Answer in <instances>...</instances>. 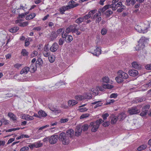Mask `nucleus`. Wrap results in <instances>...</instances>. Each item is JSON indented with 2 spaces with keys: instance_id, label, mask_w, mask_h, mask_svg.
<instances>
[{
  "instance_id": "1",
  "label": "nucleus",
  "mask_w": 151,
  "mask_h": 151,
  "mask_svg": "<svg viewBox=\"0 0 151 151\" xmlns=\"http://www.w3.org/2000/svg\"><path fill=\"white\" fill-rule=\"evenodd\" d=\"M149 27V23L148 22H146V23H141L136 25L135 27V29L139 33H145L147 32Z\"/></svg>"
},
{
  "instance_id": "2",
  "label": "nucleus",
  "mask_w": 151,
  "mask_h": 151,
  "mask_svg": "<svg viewBox=\"0 0 151 151\" xmlns=\"http://www.w3.org/2000/svg\"><path fill=\"white\" fill-rule=\"evenodd\" d=\"M103 122L101 119H100L96 120L95 122H91L89 126L91 127L92 132H96L99 128L100 124Z\"/></svg>"
},
{
  "instance_id": "3",
  "label": "nucleus",
  "mask_w": 151,
  "mask_h": 151,
  "mask_svg": "<svg viewBox=\"0 0 151 151\" xmlns=\"http://www.w3.org/2000/svg\"><path fill=\"white\" fill-rule=\"evenodd\" d=\"M59 139L63 145H67L69 143V138L65 133L62 132L59 135Z\"/></svg>"
},
{
  "instance_id": "4",
  "label": "nucleus",
  "mask_w": 151,
  "mask_h": 151,
  "mask_svg": "<svg viewBox=\"0 0 151 151\" xmlns=\"http://www.w3.org/2000/svg\"><path fill=\"white\" fill-rule=\"evenodd\" d=\"M146 38L145 37H142L139 41L138 45L136 46L135 49L136 50H139L143 49L145 47L144 44L146 42Z\"/></svg>"
},
{
  "instance_id": "5",
  "label": "nucleus",
  "mask_w": 151,
  "mask_h": 151,
  "mask_svg": "<svg viewBox=\"0 0 151 151\" xmlns=\"http://www.w3.org/2000/svg\"><path fill=\"white\" fill-rule=\"evenodd\" d=\"M43 145V143H41L40 141H38L32 144H30L29 145V147L31 149H32L34 147L37 148L40 147L42 146Z\"/></svg>"
},
{
  "instance_id": "6",
  "label": "nucleus",
  "mask_w": 151,
  "mask_h": 151,
  "mask_svg": "<svg viewBox=\"0 0 151 151\" xmlns=\"http://www.w3.org/2000/svg\"><path fill=\"white\" fill-rule=\"evenodd\" d=\"M58 135H52L49 136V143L51 144H55L58 140Z\"/></svg>"
},
{
  "instance_id": "7",
  "label": "nucleus",
  "mask_w": 151,
  "mask_h": 151,
  "mask_svg": "<svg viewBox=\"0 0 151 151\" xmlns=\"http://www.w3.org/2000/svg\"><path fill=\"white\" fill-rule=\"evenodd\" d=\"M95 14L93 16H91V19H96L95 21L96 23H99L100 21L101 20V14L99 12L95 13Z\"/></svg>"
},
{
  "instance_id": "8",
  "label": "nucleus",
  "mask_w": 151,
  "mask_h": 151,
  "mask_svg": "<svg viewBox=\"0 0 151 151\" xmlns=\"http://www.w3.org/2000/svg\"><path fill=\"white\" fill-rule=\"evenodd\" d=\"M48 107L51 110L56 114L61 112V110L59 109L58 107L56 106L55 107L54 106H52L49 105Z\"/></svg>"
},
{
  "instance_id": "9",
  "label": "nucleus",
  "mask_w": 151,
  "mask_h": 151,
  "mask_svg": "<svg viewBox=\"0 0 151 151\" xmlns=\"http://www.w3.org/2000/svg\"><path fill=\"white\" fill-rule=\"evenodd\" d=\"M97 12V10L96 9L92 10L90 11L87 14L83 17L84 20L88 19L90 17L91 18V16Z\"/></svg>"
},
{
  "instance_id": "10",
  "label": "nucleus",
  "mask_w": 151,
  "mask_h": 151,
  "mask_svg": "<svg viewBox=\"0 0 151 151\" xmlns=\"http://www.w3.org/2000/svg\"><path fill=\"white\" fill-rule=\"evenodd\" d=\"M139 112L140 110L136 107H133L128 111V112L130 115L136 114Z\"/></svg>"
},
{
  "instance_id": "11",
  "label": "nucleus",
  "mask_w": 151,
  "mask_h": 151,
  "mask_svg": "<svg viewBox=\"0 0 151 151\" xmlns=\"http://www.w3.org/2000/svg\"><path fill=\"white\" fill-rule=\"evenodd\" d=\"M117 74L122 77L123 79H126L129 77L127 73L121 70L119 71L117 73Z\"/></svg>"
},
{
  "instance_id": "12",
  "label": "nucleus",
  "mask_w": 151,
  "mask_h": 151,
  "mask_svg": "<svg viewBox=\"0 0 151 151\" xmlns=\"http://www.w3.org/2000/svg\"><path fill=\"white\" fill-rule=\"evenodd\" d=\"M42 52L43 55L45 57H48L50 55V53L47 45H45Z\"/></svg>"
},
{
  "instance_id": "13",
  "label": "nucleus",
  "mask_w": 151,
  "mask_h": 151,
  "mask_svg": "<svg viewBox=\"0 0 151 151\" xmlns=\"http://www.w3.org/2000/svg\"><path fill=\"white\" fill-rule=\"evenodd\" d=\"M73 8V6H64L60 8L59 10L60 13L63 14H64L65 12L67 10L72 8Z\"/></svg>"
},
{
  "instance_id": "14",
  "label": "nucleus",
  "mask_w": 151,
  "mask_h": 151,
  "mask_svg": "<svg viewBox=\"0 0 151 151\" xmlns=\"http://www.w3.org/2000/svg\"><path fill=\"white\" fill-rule=\"evenodd\" d=\"M59 48V46L56 43L53 44L50 48V51L53 52H56Z\"/></svg>"
},
{
  "instance_id": "15",
  "label": "nucleus",
  "mask_w": 151,
  "mask_h": 151,
  "mask_svg": "<svg viewBox=\"0 0 151 151\" xmlns=\"http://www.w3.org/2000/svg\"><path fill=\"white\" fill-rule=\"evenodd\" d=\"M66 134L70 138H73L74 136V131L72 129H68L66 131Z\"/></svg>"
},
{
  "instance_id": "16",
  "label": "nucleus",
  "mask_w": 151,
  "mask_h": 151,
  "mask_svg": "<svg viewBox=\"0 0 151 151\" xmlns=\"http://www.w3.org/2000/svg\"><path fill=\"white\" fill-rule=\"evenodd\" d=\"M82 132V129H81L79 126H77L76 127L75 130V136L78 137L81 134Z\"/></svg>"
},
{
  "instance_id": "17",
  "label": "nucleus",
  "mask_w": 151,
  "mask_h": 151,
  "mask_svg": "<svg viewBox=\"0 0 151 151\" xmlns=\"http://www.w3.org/2000/svg\"><path fill=\"white\" fill-rule=\"evenodd\" d=\"M92 105H95L94 106V108L96 109L99 107L101 106L103 104V103H101V101H96L93 102L91 103Z\"/></svg>"
},
{
  "instance_id": "18",
  "label": "nucleus",
  "mask_w": 151,
  "mask_h": 151,
  "mask_svg": "<svg viewBox=\"0 0 151 151\" xmlns=\"http://www.w3.org/2000/svg\"><path fill=\"white\" fill-rule=\"evenodd\" d=\"M128 73L130 76H136L138 74V71L134 70H130L129 71Z\"/></svg>"
},
{
  "instance_id": "19",
  "label": "nucleus",
  "mask_w": 151,
  "mask_h": 151,
  "mask_svg": "<svg viewBox=\"0 0 151 151\" xmlns=\"http://www.w3.org/2000/svg\"><path fill=\"white\" fill-rule=\"evenodd\" d=\"M101 49L99 47H96L94 50V52L93 53V55L96 56H98L101 54Z\"/></svg>"
},
{
  "instance_id": "20",
  "label": "nucleus",
  "mask_w": 151,
  "mask_h": 151,
  "mask_svg": "<svg viewBox=\"0 0 151 151\" xmlns=\"http://www.w3.org/2000/svg\"><path fill=\"white\" fill-rule=\"evenodd\" d=\"M78 103V102L74 100H69L68 102V105L70 107L73 106L77 104Z\"/></svg>"
},
{
  "instance_id": "21",
  "label": "nucleus",
  "mask_w": 151,
  "mask_h": 151,
  "mask_svg": "<svg viewBox=\"0 0 151 151\" xmlns=\"http://www.w3.org/2000/svg\"><path fill=\"white\" fill-rule=\"evenodd\" d=\"M15 9H22L24 11H26L28 9V7L26 4H21L19 7H16Z\"/></svg>"
},
{
  "instance_id": "22",
  "label": "nucleus",
  "mask_w": 151,
  "mask_h": 151,
  "mask_svg": "<svg viewBox=\"0 0 151 151\" xmlns=\"http://www.w3.org/2000/svg\"><path fill=\"white\" fill-rule=\"evenodd\" d=\"M29 70V67H26L23 68L21 71L20 73L22 74H27Z\"/></svg>"
},
{
  "instance_id": "23",
  "label": "nucleus",
  "mask_w": 151,
  "mask_h": 151,
  "mask_svg": "<svg viewBox=\"0 0 151 151\" xmlns=\"http://www.w3.org/2000/svg\"><path fill=\"white\" fill-rule=\"evenodd\" d=\"M132 65L133 67L134 68L139 69L141 68L140 65L137 62H134L132 63Z\"/></svg>"
},
{
  "instance_id": "24",
  "label": "nucleus",
  "mask_w": 151,
  "mask_h": 151,
  "mask_svg": "<svg viewBox=\"0 0 151 151\" xmlns=\"http://www.w3.org/2000/svg\"><path fill=\"white\" fill-rule=\"evenodd\" d=\"M91 91L92 92V93L93 95H97L99 93V91L97 86L91 88Z\"/></svg>"
},
{
  "instance_id": "25",
  "label": "nucleus",
  "mask_w": 151,
  "mask_h": 151,
  "mask_svg": "<svg viewBox=\"0 0 151 151\" xmlns=\"http://www.w3.org/2000/svg\"><path fill=\"white\" fill-rule=\"evenodd\" d=\"M110 80L107 76H105L102 78L101 82L103 83H108L109 82Z\"/></svg>"
},
{
  "instance_id": "26",
  "label": "nucleus",
  "mask_w": 151,
  "mask_h": 151,
  "mask_svg": "<svg viewBox=\"0 0 151 151\" xmlns=\"http://www.w3.org/2000/svg\"><path fill=\"white\" fill-rule=\"evenodd\" d=\"M115 79L116 81L118 83H121L124 81V79L123 78L119 76V75H117V76L115 78Z\"/></svg>"
},
{
  "instance_id": "27",
  "label": "nucleus",
  "mask_w": 151,
  "mask_h": 151,
  "mask_svg": "<svg viewBox=\"0 0 151 151\" xmlns=\"http://www.w3.org/2000/svg\"><path fill=\"white\" fill-rule=\"evenodd\" d=\"M103 87L105 89H111L114 87L113 85L109 84H102Z\"/></svg>"
},
{
  "instance_id": "28",
  "label": "nucleus",
  "mask_w": 151,
  "mask_h": 151,
  "mask_svg": "<svg viewBox=\"0 0 151 151\" xmlns=\"http://www.w3.org/2000/svg\"><path fill=\"white\" fill-rule=\"evenodd\" d=\"M38 114L40 117H45L47 116V114L44 111L42 110L39 111Z\"/></svg>"
},
{
  "instance_id": "29",
  "label": "nucleus",
  "mask_w": 151,
  "mask_h": 151,
  "mask_svg": "<svg viewBox=\"0 0 151 151\" xmlns=\"http://www.w3.org/2000/svg\"><path fill=\"white\" fill-rule=\"evenodd\" d=\"M8 116L13 121H15L17 119V118L16 116L11 113H9Z\"/></svg>"
},
{
  "instance_id": "30",
  "label": "nucleus",
  "mask_w": 151,
  "mask_h": 151,
  "mask_svg": "<svg viewBox=\"0 0 151 151\" xmlns=\"http://www.w3.org/2000/svg\"><path fill=\"white\" fill-rule=\"evenodd\" d=\"M84 100L86 99H90L92 97V95L91 93H86L85 94H84Z\"/></svg>"
},
{
  "instance_id": "31",
  "label": "nucleus",
  "mask_w": 151,
  "mask_h": 151,
  "mask_svg": "<svg viewBox=\"0 0 151 151\" xmlns=\"http://www.w3.org/2000/svg\"><path fill=\"white\" fill-rule=\"evenodd\" d=\"M36 16V14L35 13H32L30 15L26 16V19L27 20H29L33 19Z\"/></svg>"
},
{
  "instance_id": "32",
  "label": "nucleus",
  "mask_w": 151,
  "mask_h": 151,
  "mask_svg": "<svg viewBox=\"0 0 151 151\" xmlns=\"http://www.w3.org/2000/svg\"><path fill=\"white\" fill-rule=\"evenodd\" d=\"M126 116L125 114L124 113H122L119 115L118 117V119L120 120L124 119L126 117Z\"/></svg>"
},
{
  "instance_id": "33",
  "label": "nucleus",
  "mask_w": 151,
  "mask_h": 151,
  "mask_svg": "<svg viewBox=\"0 0 151 151\" xmlns=\"http://www.w3.org/2000/svg\"><path fill=\"white\" fill-rule=\"evenodd\" d=\"M31 71L34 72L37 69V67L35 63H32L30 66Z\"/></svg>"
},
{
  "instance_id": "34",
  "label": "nucleus",
  "mask_w": 151,
  "mask_h": 151,
  "mask_svg": "<svg viewBox=\"0 0 151 151\" xmlns=\"http://www.w3.org/2000/svg\"><path fill=\"white\" fill-rule=\"evenodd\" d=\"M75 98L77 100L81 101L84 100V96L83 95H79L75 96Z\"/></svg>"
},
{
  "instance_id": "35",
  "label": "nucleus",
  "mask_w": 151,
  "mask_h": 151,
  "mask_svg": "<svg viewBox=\"0 0 151 151\" xmlns=\"http://www.w3.org/2000/svg\"><path fill=\"white\" fill-rule=\"evenodd\" d=\"M118 117L117 116H115L113 117L111 120V123L112 124H115L117 121Z\"/></svg>"
},
{
  "instance_id": "36",
  "label": "nucleus",
  "mask_w": 151,
  "mask_h": 151,
  "mask_svg": "<svg viewBox=\"0 0 151 151\" xmlns=\"http://www.w3.org/2000/svg\"><path fill=\"white\" fill-rule=\"evenodd\" d=\"M71 27V32H75L77 30V26L75 25L70 26Z\"/></svg>"
},
{
  "instance_id": "37",
  "label": "nucleus",
  "mask_w": 151,
  "mask_h": 151,
  "mask_svg": "<svg viewBox=\"0 0 151 151\" xmlns=\"http://www.w3.org/2000/svg\"><path fill=\"white\" fill-rule=\"evenodd\" d=\"M19 29L18 27H15L9 29L10 32L12 33H15Z\"/></svg>"
},
{
  "instance_id": "38",
  "label": "nucleus",
  "mask_w": 151,
  "mask_h": 151,
  "mask_svg": "<svg viewBox=\"0 0 151 151\" xmlns=\"http://www.w3.org/2000/svg\"><path fill=\"white\" fill-rule=\"evenodd\" d=\"M90 115L88 113H85L82 114L80 116V119H82L88 117Z\"/></svg>"
},
{
  "instance_id": "39",
  "label": "nucleus",
  "mask_w": 151,
  "mask_h": 151,
  "mask_svg": "<svg viewBox=\"0 0 151 151\" xmlns=\"http://www.w3.org/2000/svg\"><path fill=\"white\" fill-rule=\"evenodd\" d=\"M75 2L73 1H71L69 2L68 6H73V8L76 7L78 6V4H74Z\"/></svg>"
},
{
  "instance_id": "40",
  "label": "nucleus",
  "mask_w": 151,
  "mask_h": 151,
  "mask_svg": "<svg viewBox=\"0 0 151 151\" xmlns=\"http://www.w3.org/2000/svg\"><path fill=\"white\" fill-rule=\"evenodd\" d=\"M55 59V58L54 55H51L48 56V60L49 62L51 63L53 62Z\"/></svg>"
},
{
  "instance_id": "41",
  "label": "nucleus",
  "mask_w": 151,
  "mask_h": 151,
  "mask_svg": "<svg viewBox=\"0 0 151 151\" xmlns=\"http://www.w3.org/2000/svg\"><path fill=\"white\" fill-rule=\"evenodd\" d=\"M58 36V35L56 32H52V34L51 36L50 37L51 40H53Z\"/></svg>"
},
{
  "instance_id": "42",
  "label": "nucleus",
  "mask_w": 151,
  "mask_h": 151,
  "mask_svg": "<svg viewBox=\"0 0 151 151\" xmlns=\"http://www.w3.org/2000/svg\"><path fill=\"white\" fill-rule=\"evenodd\" d=\"M147 146L146 145H144L140 146L138 148V150L141 151L143 150L146 148Z\"/></svg>"
},
{
  "instance_id": "43",
  "label": "nucleus",
  "mask_w": 151,
  "mask_h": 151,
  "mask_svg": "<svg viewBox=\"0 0 151 151\" xmlns=\"http://www.w3.org/2000/svg\"><path fill=\"white\" fill-rule=\"evenodd\" d=\"M88 109H87L86 107H83L82 108H80L78 109V111L81 112H84L86 111Z\"/></svg>"
},
{
  "instance_id": "44",
  "label": "nucleus",
  "mask_w": 151,
  "mask_h": 151,
  "mask_svg": "<svg viewBox=\"0 0 151 151\" xmlns=\"http://www.w3.org/2000/svg\"><path fill=\"white\" fill-rule=\"evenodd\" d=\"M66 39V42H70L73 40V37L72 36L68 35V36H67Z\"/></svg>"
},
{
  "instance_id": "45",
  "label": "nucleus",
  "mask_w": 151,
  "mask_h": 151,
  "mask_svg": "<svg viewBox=\"0 0 151 151\" xmlns=\"http://www.w3.org/2000/svg\"><path fill=\"white\" fill-rule=\"evenodd\" d=\"M29 13V12H27L24 13H22L21 14L19 15V16L17 17V19H19V18H22L23 17H24L27 14H28Z\"/></svg>"
},
{
  "instance_id": "46",
  "label": "nucleus",
  "mask_w": 151,
  "mask_h": 151,
  "mask_svg": "<svg viewBox=\"0 0 151 151\" xmlns=\"http://www.w3.org/2000/svg\"><path fill=\"white\" fill-rule=\"evenodd\" d=\"M28 24V22H25L23 23H20L19 25L20 27H24L27 26Z\"/></svg>"
},
{
  "instance_id": "47",
  "label": "nucleus",
  "mask_w": 151,
  "mask_h": 151,
  "mask_svg": "<svg viewBox=\"0 0 151 151\" xmlns=\"http://www.w3.org/2000/svg\"><path fill=\"white\" fill-rule=\"evenodd\" d=\"M88 127L89 126L88 125L86 124H84L82 126V129H82V130L83 131H86L88 129Z\"/></svg>"
},
{
  "instance_id": "48",
  "label": "nucleus",
  "mask_w": 151,
  "mask_h": 151,
  "mask_svg": "<svg viewBox=\"0 0 151 151\" xmlns=\"http://www.w3.org/2000/svg\"><path fill=\"white\" fill-rule=\"evenodd\" d=\"M125 6L124 5L122 6L119 9H117V11L118 12H121L125 8Z\"/></svg>"
},
{
  "instance_id": "49",
  "label": "nucleus",
  "mask_w": 151,
  "mask_h": 151,
  "mask_svg": "<svg viewBox=\"0 0 151 151\" xmlns=\"http://www.w3.org/2000/svg\"><path fill=\"white\" fill-rule=\"evenodd\" d=\"M36 63L39 65H41L43 63V61L42 59L40 58H39L37 60Z\"/></svg>"
},
{
  "instance_id": "50",
  "label": "nucleus",
  "mask_w": 151,
  "mask_h": 151,
  "mask_svg": "<svg viewBox=\"0 0 151 151\" xmlns=\"http://www.w3.org/2000/svg\"><path fill=\"white\" fill-rule=\"evenodd\" d=\"M83 21V17L79 18L76 20V22L78 24H80Z\"/></svg>"
},
{
  "instance_id": "51",
  "label": "nucleus",
  "mask_w": 151,
  "mask_h": 151,
  "mask_svg": "<svg viewBox=\"0 0 151 151\" xmlns=\"http://www.w3.org/2000/svg\"><path fill=\"white\" fill-rule=\"evenodd\" d=\"M147 112V109L146 110H143V111L140 113V115L143 116H145Z\"/></svg>"
},
{
  "instance_id": "52",
  "label": "nucleus",
  "mask_w": 151,
  "mask_h": 151,
  "mask_svg": "<svg viewBox=\"0 0 151 151\" xmlns=\"http://www.w3.org/2000/svg\"><path fill=\"white\" fill-rule=\"evenodd\" d=\"M20 129V128L19 127H17L16 128H12L6 130V132H11L13 131H15L17 130H19Z\"/></svg>"
},
{
  "instance_id": "53",
  "label": "nucleus",
  "mask_w": 151,
  "mask_h": 151,
  "mask_svg": "<svg viewBox=\"0 0 151 151\" xmlns=\"http://www.w3.org/2000/svg\"><path fill=\"white\" fill-rule=\"evenodd\" d=\"M64 29L63 28H60L58 30L56 33L58 35L60 34H61L62 32H64Z\"/></svg>"
},
{
  "instance_id": "54",
  "label": "nucleus",
  "mask_w": 151,
  "mask_h": 151,
  "mask_svg": "<svg viewBox=\"0 0 151 151\" xmlns=\"http://www.w3.org/2000/svg\"><path fill=\"white\" fill-rule=\"evenodd\" d=\"M107 30L105 28L102 29L101 31V33L103 35H105L107 32Z\"/></svg>"
},
{
  "instance_id": "55",
  "label": "nucleus",
  "mask_w": 151,
  "mask_h": 151,
  "mask_svg": "<svg viewBox=\"0 0 151 151\" xmlns=\"http://www.w3.org/2000/svg\"><path fill=\"white\" fill-rule=\"evenodd\" d=\"M21 54L23 56L28 55V53L25 49H23L21 52Z\"/></svg>"
},
{
  "instance_id": "56",
  "label": "nucleus",
  "mask_w": 151,
  "mask_h": 151,
  "mask_svg": "<svg viewBox=\"0 0 151 151\" xmlns=\"http://www.w3.org/2000/svg\"><path fill=\"white\" fill-rule=\"evenodd\" d=\"M68 120L69 119L68 118H62L60 119V122L61 123H62L67 122L68 121Z\"/></svg>"
},
{
  "instance_id": "57",
  "label": "nucleus",
  "mask_w": 151,
  "mask_h": 151,
  "mask_svg": "<svg viewBox=\"0 0 151 151\" xmlns=\"http://www.w3.org/2000/svg\"><path fill=\"white\" fill-rule=\"evenodd\" d=\"M2 124L4 125H7L9 124V121L5 119H3L1 120Z\"/></svg>"
},
{
  "instance_id": "58",
  "label": "nucleus",
  "mask_w": 151,
  "mask_h": 151,
  "mask_svg": "<svg viewBox=\"0 0 151 151\" xmlns=\"http://www.w3.org/2000/svg\"><path fill=\"white\" fill-rule=\"evenodd\" d=\"M28 115L23 114L21 116V118L23 119L28 120Z\"/></svg>"
},
{
  "instance_id": "59",
  "label": "nucleus",
  "mask_w": 151,
  "mask_h": 151,
  "mask_svg": "<svg viewBox=\"0 0 151 151\" xmlns=\"http://www.w3.org/2000/svg\"><path fill=\"white\" fill-rule=\"evenodd\" d=\"M110 8H111L113 10L115 11L116 9V4H111L110 5Z\"/></svg>"
},
{
  "instance_id": "60",
  "label": "nucleus",
  "mask_w": 151,
  "mask_h": 151,
  "mask_svg": "<svg viewBox=\"0 0 151 151\" xmlns=\"http://www.w3.org/2000/svg\"><path fill=\"white\" fill-rule=\"evenodd\" d=\"M28 147L25 146L22 148L20 150V151H27L29 150Z\"/></svg>"
},
{
  "instance_id": "61",
  "label": "nucleus",
  "mask_w": 151,
  "mask_h": 151,
  "mask_svg": "<svg viewBox=\"0 0 151 151\" xmlns=\"http://www.w3.org/2000/svg\"><path fill=\"white\" fill-rule=\"evenodd\" d=\"M38 52L36 51H34L31 55V57L33 58L37 55Z\"/></svg>"
},
{
  "instance_id": "62",
  "label": "nucleus",
  "mask_w": 151,
  "mask_h": 151,
  "mask_svg": "<svg viewBox=\"0 0 151 151\" xmlns=\"http://www.w3.org/2000/svg\"><path fill=\"white\" fill-rule=\"evenodd\" d=\"M49 124H47L45 126H43L41 127L38 128L37 129H38L39 130H42L44 129L47 128V127H49Z\"/></svg>"
},
{
  "instance_id": "63",
  "label": "nucleus",
  "mask_w": 151,
  "mask_h": 151,
  "mask_svg": "<svg viewBox=\"0 0 151 151\" xmlns=\"http://www.w3.org/2000/svg\"><path fill=\"white\" fill-rule=\"evenodd\" d=\"M22 66V64L17 63L14 65V67L17 69H19Z\"/></svg>"
},
{
  "instance_id": "64",
  "label": "nucleus",
  "mask_w": 151,
  "mask_h": 151,
  "mask_svg": "<svg viewBox=\"0 0 151 151\" xmlns=\"http://www.w3.org/2000/svg\"><path fill=\"white\" fill-rule=\"evenodd\" d=\"M145 68L147 70H151V64L147 65L145 66Z\"/></svg>"
}]
</instances>
